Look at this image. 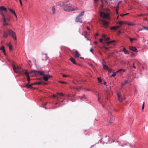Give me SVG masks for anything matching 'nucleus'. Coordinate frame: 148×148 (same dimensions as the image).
Here are the masks:
<instances>
[{
	"label": "nucleus",
	"instance_id": "f257e3e1",
	"mask_svg": "<svg viewBox=\"0 0 148 148\" xmlns=\"http://www.w3.org/2000/svg\"><path fill=\"white\" fill-rule=\"evenodd\" d=\"M60 6L64 10L68 12L75 11L78 10V8H72L71 5L70 4H67V2H63L60 4Z\"/></svg>",
	"mask_w": 148,
	"mask_h": 148
},
{
	"label": "nucleus",
	"instance_id": "f03ea898",
	"mask_svg": "<svg viewBox=\"0 0 148 148\" xmlns=\"http://www.w3.org/2000/svg\"><path fill=\"white\" fill-rule=\"evenodd\" d=\"M84 11L81 12L80 13L76 18L75 19V21L76 22H80L81 23H82V16L84 15Z\"/></svg>",
	"mask_w": 148,
	"mask_h": 148
},
{
	"label": "nucleus",
	"instance_id": "7ed1b4c3",
	"mask_svg": "<svg viewBox=\"0 0 148 148\" xmlns=\"http://www.w3.org/2000/svg\"><path fill=\"white\" fill-rule=\"evenodd\" d=\"M7 32L9 35L11 36L15 40H16V34L13 31L10 29H7Z\"/></svg>",
	"mask_w": 148,
	"mask_h": 148
},
{
	"label": "nucleus",
	"instance_id": "20e7f679",
	"mask_svg": "<svg viewBox=\"0 0 148 148\" xmlns=\"http://www.w3.org/2000/svg\"><path fill=\"white\" fill-rule=\"evenodd\" d=\"M100 23L102 24L106 28L108 27L109 23L105 21L104 19H101L100 20Z\"/></svg>",
	"mask_w": 148,
	"mask_h": 148
},
{
	"label": "nucleus",
	"instance_id": "39448f33",
	"mask_svg": "<svg viewBox=\"0 0 148 148\" xmlns=\"http://www.w3.org/2000/svg\"><path fill=\"white\" fill-rule=\"evenodd\" d=\"M117 95L118 97V100L119 101H121L125 99V97L124 95H122L121 94L118 92L117 93Z\"/></svg>",
	"mask_w": 148,
	"mask_h": 148
},
{
	"label": "nucleus",
	"instance_id": "423d86ee",
	"mask_svg": "<svg viewBox=\"0 0 148 148\" xmlns=\"http://www.w3.org/2000/svg\"><path fill=\"white\" fill-rule=\"evenodd\" d=\"M13 69L15 73H18L20 70L21 69V67L18 66L16 67L14 65H13Z\"/></svg>",
	"mask_w": 148,
	"mask_h": 148
},
{
	"label": "nucleus",
	"instance_id": "0eeeda50",
	"mask_svg": "<svg viewBox=\"0 0 148 148\" xmlns=\"http://www.w3.org/2000/svg\"><path fill=\"white\" fill-rule=\"evenodd\" d=\"M100 16L104 18H108L109 16V14L105 13L103 12H101L100 13Z\"/></svg>",
	"mask_w": 148,
	"mask_h": 148
},
{
	"label": "nucleus",
	"instance_id": "6e6552de",
	"mask_svg": "<svg viewBox=\"0 0 148 148\" xmlns=\"http://www.w3.org/2000/svg\"><path fill=\"white\" fill-rule=\"evenodd\" d=\"M51 77L52 76L49 75H44L43 76V79L45 81H47L48 80L49 78Z\"/></svg>",
	"mask_w": 148,
	"mask_h": 148
},
{
	"label": "nucleus",
	"instance_id": "1a4fd4ad",
	"mask_svg": "<svg viewBox=\"0 0 148 148\" xmlns=\"http://www.w3.org/2000/svg\"><path fill=\"white\" fill-rule=\"evenodd\" d=\"M32 72L34 73L35 74H36V73H39V74L41 75H44V72L42 71H36V70H34Z\"/></svg>",
	"mask_w": 148,
	"mask_h": 148
},
{
	"label": "nucleus",
	"instance_id": "9d476101",
	"mask_svg": "<svg viewBox=\"0 0 148 148\" xmlns=\"http://www.w3.org/2000/svg\"><path fill=\"white\" fill-rule=\"evenodd\" d=\"M2 16L3 17V25H4L6 26L8 25V23L6 22V19L4 14L2 13Z\"/></svg>",
	"mask_w": 148,
	"mask_h": 148
},
{
	"label": "nucleus",
	"instance_id": "9b49d317",
	"mask_svg": "<svg viewBox=\"0 0 148 148\" xmlns=\"http://www.w3.org/2000/svg\"><path fill=\"white\" fill-rule=\"evenodd\" d=\"M129 49L130 50H131L134 52H136L138 51H137V49L135 47H132V46L130 47L129 48Z\"/></svg>",
	"mask_w": 148,
	"mask_h": 148
},
{
	"label": "nucleus",
	"instance_id": "f8f14e48",
	"mask_svg": "<svg viewBox=\"0 0 148 148\" xmlns=\"http://www.w3.org/2000/svg\"><path fill=\"white\" fill-rule=\"evenodd\" d=\"M7 9L4 6H1L0 7V11L1 12H2L3 11H5L6 12Z\"/></svg>",
	"mask_w": 148,
	"mask_h": 148
},
{
	"label": "nucleus",
	"instance_id": "ddd939ff",
	"mask_svg": "<svg viewBox=\"0 0 148 148\" xmlns=\"http://www.w3.org/2000/svg\"><path fill=\"white\" fill-rule=\"evenodd\" d=\"M114 116L112 115L110 117V119L109 121V123L110 124H111L114 121Z\"/></svg>",
	"mask_w": 148,
	"mask_h": 148
},
{
	"label": "nucleus",
	"instance_id": "4468645a",
	"mask_svg": "<svg viewBox=\"0 0 148 148\" xmlns=\"http://www.w3.org/2000/svg\"><path fill=\"white\" fill-rule=\"evenodd\" d=\"M22 71L24 73L27 77L28 76H29V73L27 70H23Z\"/></svg>",
	"mask_w": 148,
	"mask_h": 148
},
{
	"label": "nucleus",
	"instance_id": "2eb2a0df",
	"mask_svg": "<svg viewBox=\"0 0 148 148\" xmlns=\"http://www.w3.org/2000/svg\"><path fill=\"white\" fill-rule=\"evenodd\" d=\"M24 87L27 88H33L31 84H26Z\"/></svg>",
	"mask_w": 148,
	"mask_h": 148
},
{
	"label": "nucleus",
	"instance_id": "dca6fc26",
	"mask_svg": "<svg viewBox=\"0 0 148 148\" xmlns=\"http://www.w3.org/2000/svg\"><path fill=\"white\" fill-rule=\"evenodd\" d=\"M75 57L76 58H78L80 56V54L78 53V52L77 51H76L75 52Z\"/></svg>",
	"mask_w": 148,
	"mask_h": 148
},
{
	"label": "nucleus",
	"instance_id": "f3484780",
	"mask_svg": "<svg viewBox=\"0 0 148 148\" xmlns=\"http://www.w3.org/2000/svg\"><path fill=\"white\" fill-rule=\"evenodd\" d=\"M70 60L74 64H77L75 62V60L72 57H71L70 59Z\"/></svg>",
	"mask_w": 148,
	"mask_h": 148
},
{
	"label": "nucleus",
	"instance_id": "a211bd4d",
	"mask_svg": "<svg viewBox=\"0 0 148 148\" xmlns=\"http://www.w3.org/2000/svg\"><path fill=\"white\" fill-rule=\"evenodd\" d=\"M123 51L126 54H128L129 53V52L125 47L123 48Z\"/></svg>",
	"mask_w": 148,
	"mask_h": 148
},
{
	"label": "nucleus",
	"instance_id": "6ab92c4d",
	"mask_svg": "<svg viewBox=\"0 0 148 148\" xmlns=\"http://www.w3.org/2000/svg\"><path fill=\"white\" fill-rule=\"evenodd\" d=\"M0 50H2L5 55L6 56V52L3 46H2L1 48H0Z\"/></svg>",
	"mask_w": 148,
	"mask_h": 148
},
{
	"label": "nucleus",
	"instance_id": "aec40b11",
	"mask_svg": "<svg viewBox=\"0 0 148 148\" xmlns=\"http://www.w3.org/2000/svg\"><path fill=\"white\" fill-rule=\"evenodd\" d=\"M103 68L104 69H107L108 71H110L109 68L108 67V66H107L104 64L103 63Z\"/></svg>",
	"mask_w": 148,
	"mask_h": 148
},
{
	"label": "nucleus",
	"instance_id": "412c9836",
	"mask_svg": "<svg viewBox=\"0 0 148 148\" xmlns=\"http://www.w3.org/2000/svg\"><path fill=\"white\" fill-rule=\"evenodd\" d=\"M55 10V6H53V7H52V13L53 14H54L56 13Z\"/></svg>",
	"mask_w": 148,
	"mask_h": 148
},
{
	"label": "nucleus",
	"instance_id": "4be33fe9",
	"mask_svg": "<svg viewBox=\"0 0 148 148\" xmlns=\"http://www.w3.org/2000/svg\"><path fill=\"white\" fill-rule=\"evenodd\" d=\"M102 37L104 38L105 40H109L110 39V38L109 37H107V38H106V35H105V34H103L102 35Z\"/></svg>",
	"mask_w": 148,
	"mask_h": 148
},
{
	"label": "nucleus",
	"instance_id": "5701e85b",
	"mask_svg": "<svg viewBox=\"0 0 148 148\" xmlns=\"http://www.w3.org/2000/svg\"><path fill=\"white\" fill-rule=\"evenodd\" d=\"M42 58L43 60H46L47 59V57L46 55H44L42 56Z\"/></svg>",
	"mask_w": 148,
	"mask_h": 148
},
{
	"label": "nucleus",
	"instance_id": "b1692460",
	"mask_svg": "<svg viewBox=\"0 0 148 148\" xmlns=\"http://www.w3.org/2000/svg\"><path fill=\"white\" fill-rule=\"evenodd\" d=\"M117 23L119 24L120 25H122L123 24L126 23V22H123V21H119V22H117Z\"/></svg>",
	"mask_w": 148,
	"mask_h": 148
},
{
	"label": "nucleus",
	"instance_id": "393cba45",
	"mask_svg": "<svg viewBox=\"0 0 148 148\" xmlns=\"http://www.w3.org/2000/svg\"><path fill=\"white\" fill-rule=\"evenodd\" d=\"M7 45L9 47V49L10 50H12V46L11 45L9 44H7Z\"/></svg>",
	"mask_w": 148,
	"mask_h": 148
},
{
	"label": "nucleus",
	"instance_id": "a878e982",
	"mask_svg": "<svg viewBox=\"0 0 148 148\" xmlns=\"http://www.w3.org/2000/svg\"><path fill=\"white\" fill-rule=\"evenodd\" d=\"M8 35L7 33L5 32H4L3 34V37L4 38H6L8 37Z\"/></svg>",
	"mask_w": 148,
	"mask_h": 148
},
{
	"label": "nucleus",
	"instance_id": "bb28decb",
	"mask_svg": "<svg viewBox=\"0 0 148 148\" xmlns=\"http://www.w3.org/2000/svg\"><path fill=\"white\" fill-rule=\"evenodd\" d=\"M125 71V69H120L118 70V71H116V72L117 73L120 72L121 71H123V72H124Z\"/></svg>",
	"mask_w": 148,
	"mask_h": 148
},
{
	"label": "nucleus",
	"instance_id": "cd10ccee",
	"mask_svg": "<svg viewBox=\"0 0 148 148\" xmlns=\"http://www.w3.org/2000/svg\"><path fill=\"white\" fill-rule=\"evenodd\" d=\"M128 38H129V39H130L131 43H132V41L133 40H135L136 39L135 38H131L130 37H128Z\"/></svg>",
	"mask_w": 148,
	"mask_h": 148
},
{
	"label": "nucleus",
	"instance_id": "c85d7f7f",
	"mask_svg": "<svg viewBox=\"0 0 148 148\" xmlns=\"http://www.w3.org/2000/svg\"><path fill=\"white\" fill-rule=\"evenodd\" d=\"M27 81L28 82L27 84H29L30 83V78L29 76H28L27 77Z\"/></svg>",
	"mask_w": 148,
	"mask_h": 148
},
{
	"label": "nucleus",
	"instance_id": "c756f323",
	"mask_svg": "<svg viewBox=\"0 0 148 148\" xmlns=\"http://www.w3.org/2000/svg\"><path fill=\"white\" fill-rule=\"evenodd\" d=\"M110 29L112 30H116V27H115V26L112 27L110 28Z\"/></svg>",
	"mask_w": 148,
	"mask_h": 148
},
{
	"label": "nucleus",
	"instance_id": "7c9ffc66",
	"mask_svg": "<svg viewBox=\"0 0 148 148\" xmlns=\"http://www.w3.org/2000/svg\"><path fill=\"white\" fill-rule=\"evenodd\" d=\"M8 9L11 12H12L13 14L14 13V12H14V10H12L10 8H9Z\"/></svg>",
	"mask_w": 148,
	"mask_h": 148
},
{
	"label": "nucleus",
	"instance_id": "2f4dec72",
	"mask_svg": "<svg viewBox=\"0 0 148 148\" xmlns=\"http://www.w3.org/2000/svg\"><path fill=\"white\" fill-rule=\"evenodd\" d=\"M142 27L143 28V29L145 30H146L148 31V27L144 26H143Z\"/></svg>",
	"mask_w": 148,
	"mask_h": 148
},
{
	"label": "nucleus",
	"instance_id": "473e14b6",
	"mask_svg": "<svg viewBox=\"0 0 148 148\" xmlns=\"http://www.w3.org/2000/svg\"><path fill=\"white\" fill-rule=\"evenodd\" d=\"M97 79H98V81L100 83L102 82V80H101V78L98 77L97 78Z\"/></svg>",
	"mask_w": 148,
	"mask_h": 148
},
{
	"label": "nucleus",
	"instance_id": "72a5a7b5",
	"mask_svg": "<svg viewBox=\"0 0 148 148\" xmlns=\"http://www.w3.org/2000/svg\"><path fill=\"white\" fill-rule=\"evenodd\" d=\"M128 25L130 26H133L134 25V24L133 23H128L127 24Z\"/></svg>",
	"mask_w": 148,
	"mask_h": 148
},
{
	"label": "nucleus",
	"instance_id": "f704fd0d",
	"mask_svg": "<svg viewBox=\"0 0 148 148\" xmlns=\"http://www.w3.org/2000/svg\"><path fill=\"white\" fill-rule=\"evenodd\" d=\"M103 47L106 50H109V48L108 47H106L105 46H103Z\"/></svg>",
	"mask_w": 148,
	"mask_h": 148
},
{
	"label": "nucleus",
	"instance_id": "c9c22d12",
	"mask_svg": "<svg viewBox=\"0 0 148 148\" xmlns=\"http://www.w3.org/2000/svg\"><path fill=\"white\" fill-rule=\"evenodd\" d=\"M57 94H58V95H61V96H64V95L61 93H57Z\"/></svg>",
	"mask_w": 148,
	"mask_h": 148
},
{
	"label": "nucleus",
	"instance_id": "e433bc0d",
	"mask_svg": "<svg viewBox=\"0 0 148 148\" xmlns=\"http://www.w3.org/2000/svg\"><path fill=\"white\" fill-rule=\"evenodd\" d=\"M42 82H36V84L40 85L42 84Z\"/></svg>",
	"mask_w": 148,
	"mask_h": 148
},
{
	"label": "nucleus",
	"instance_id": "4c0bfd02",
	"mask_svg": "<svg viewBox=\"0 0 148 148\" xmlns=\"http://www.w3.org/2000/svg\"><path fill=\"white\" fill-rule=\"evenodd\" d=\"M115 75H116V73H114L112 75L110 76V77H114Z\"/></svg>",
	"mask_w": 148,
	"mask_h": 148
},
{
	"label": "nucleus",
	"instance_id": "58836bf2",
	"mask_svg": "<svg viewBox=\"0 0 148 148\" xmlns=\"http://www.w3.org/2000/svg\"><path fill=\"white\" fill-rule=\"evenodd\" d=\"M145 15V14H138L137 15V16H144V15Z\"/></svg>",
	"mask_w": 148,
	"mask_h": 148
},
{
	"label": "nucleus",
	"instance_id": "ea45409f",
	"mask_svg": "<svg viewBox=\"0 0 148 148\" xmlns=\"http://www.w3.org/2000/svg\"><path fill=\"white\" fill-rule=\"evenodd\" d=\"M78 98L79 99H82V98L83 97H85V96H82V97H81L80 96H79L78 97Z\"/></svg>",
	"mask_w": 148,
	"mask_h": 148
},
{
	"label": "nucleus",
	"instance_id": "a19ab883",
	"mask_svg": "<svg viewBox=\"0 0 148 148\" xmlns=\"http://www.w3.org/2000/svg\"><path fill=\"white\" fill-rule=\"evenodd\" d=\"M59 82L62 84H66L67 83L65 82L60 81Z\"/></svg>",
	"mask_w": 148,
	"mask_h": 148
},
{
	"label": "nucleus",
	"instance_id": "79ce46f5",
	"mask_svg": "<svg viewBox=\"0 0 148 148\" xmlns=\"http://www.w3.org/2000/svg\"><path fill=\"white\" fill-rule=\"evenodd\" d=\"M144 107H145V104H144V103L142 105V110H143L144 109Z\"/></svg>",
	"mask_w": 148,
	"mask_h": 148
},
{
	"label": "nucleus",
	"instance_id": "37998d69",
	"mask_svg": "<svg viewBox=\"0 0 148 148\" xmlns=\"http://www.w3.org/2000/svg\"><path fill=\"white\" fill-rule=\"evenodd\" d=\"M111 43L110 41L108 42H106V44H107L108 45H109Z\"/></svg>",
	"mask_w": 148,
	"mask_h": 148
},
{
	"label": "nucleus",
	"instance_id": "c03bdc74",
	"mask_svg": "<svg viewBox=\"0 0 148 148\" xmlns=\"http://www.w3.org/2000/svg\"><path fill=\"white\" fill-rule=\"evenodd\" d=\"M99 41H100V42H101V43H102V42H103V39H102L101 38L100 39V40H99Z\"/></svg>",
	"mask_w": 148,
	"mask_h": 148
},
{
	"label": "nucleus",
	"instance_id": "a18cd8bd",
	"mask_svg": "<svg viewBox=\"0 0 148 148\" xmlns=\"http://www.w3.org/2000/svg\"><path fill=\"white\" fill-rule=\"evenodd\" d=\"M90 51L91 52H93V49H92V48H91L90 49Z\"/></svg>",
	"mask_w": 148,
	"mask_h": 148
},
{
	"label": "nucleus",
	"instance_id": "49530a36",
	"mask_svg": "<svg viewBox=\"0 0 148 148\" xmlns=\"http://www.w3.org/2000/svg\"><path fill=\"white\" fill-rule=\"evenodd\" d=\"M106 41L105 40V41H103V42H102V43L103 44H106Z\"/></svg>",
	"mask_w": 148,
	"mask_h": 148
},
{
	"label": "nucleus",
	"instance_id": "de8ad7c7",
	"mask_svg": "<svg viewBox=\"0 0 148 148\" xmlns=\"http://www.w3.org/2000/svg\"><path fill=\"white\" fill-rule=\"evenodd\" d=\"M20 2V3L21 6H22V3L21 0H19Z\"/></svg>",
	"mask_w": 148,
	"mask_h": 148
},
{
	"label": "nucleus",
	"instance_id": "09e8293b",
	"mask_svg": "<svg viewBox=\"0 0 148 148\" xmlns=\"http://www.w3.org/2000/svg\"><path fill=\"white\" fill-rule=\"evenodd\" d=\"M31 84L32 86L34 85H36V82L32 83Z\"/></svg>",
	"mask_w": 148,
	"mask_h": 148
},
{
	"label": "nucleus",
	"instance_id": "8fccbe9b",
	"mask_svg": "<svg viewBox=\"0 0 148 148\" xmlns=\"http://www.w3.org/2000/svg\"><path fill=\"white\" fill-rule=\"evenodd\" d=\"M128 80H126L125 82V83H124L125 84H127L128 83Z\"/></svg>",
	"mask_w": 148,
	"mask_h": 148
},
{
	"label": "nucleus",
	"instance_id": "3c124183",
	"mask_svg": "<svg viewBox=\"0 0 148 148\" xmlns=\"http://www.w3.org/2000/svg\"><path fill=\"white\" fill-rule=\"evenodd\" d=\"M62 76L64 77H68L67 75H62Z\"/></svg>",
	"mask_w": 148,
	"mask_h": 148
},
{
	"label": "nucleus",
	"instance_id": "603ef678",
	"mask_svg": "<svg viewBox=\"0 0 148 148\" xmlns=\"http://www.w3.org/2000/svg\"><path fill=\"white\" fill-rule=\"evenodd\" d=\"M120 16H121L122 17H123V16H125V14H121L120 15Z\"/></svg>",
	"mask_w": 148,
	"mask_h": 148
},
{
	"label": "nucleus",
	"instance_id": "864d4df0",
	"mask_svg": "<svg viewBox=\"0 0 148 148\" xmlns=\"http://www.w3.org/2000/svg\"><path fill=\"white\" fill-rule=\"evenodd\" d=\"M120 26H117L116 27V29H118L119 28V27H120Z\"/></svg>",
	"mask_w": 148,
	"mask_h": 148
},
{
	"label": "nucleus",
	"instance_id": "5fc2aeb1",
	"mask_svg": "<svg viewBox=\"0 0 148 148\" xmlns=\"http://www.w3.org/2000/svg\"><path fill=\"white\" fill-rule=\"evenodd\" d=\"M125 84L124 83H122L121 84V87H122Z\"/></svg>",
	"mask_w": 148,
	"mask_h": 148
},
{
	"label": "nucleus",
	"instance_id": "6e6d98bb",
	"mask_svg": "<svg viewBox=\"0 0 148 148\" xmlns=\"http://www.w3.org/2000/svg\"><path fill=\"white\" fill-rule=\"evenodd\" d=\"M115 40H113L110 41V42H111V43H112V42H115Z\"/></svg>",
	"mask_w": 148,
	"mask_h": 148
},
{
	"label": "nucleus",
	"instance_id": "4d7b16f0",
	"mask_svg": "<svg viewBox=\"0 0 148 148\" xmlns=\"http://www.w3.org/2000/svg\"><path fill=\"white\" fill-rule=\"evenodd\" d=\"M99 100H100V98H99V97L98 96V101H99V102H100Z\"/></svg>",
	"mask_w": 148,
	"mask_h": 148
},
{
	"label": "nucleus",
	"instance_id": "13d9d810",
	"mask_svg": "<svg viewBox=\"0 0 148 148\" xmlns=\"http://www.w3.org/2000/svg\"><path fill=\"white\" fill-rule=\"evenodd\" d=\"M53 97H57V96L56 95H53Z\"/></svg>",
	"mask_w": 148,
	"mask_h": 148
},
{
	"label": "nucleus",
	"instance_id": "bf43d9fd",
	"mask_svg": "<svg viewBox=\"0 0 148 148\" xmlns=\"http://www.w3.org/2000/svg\"><path fill=\"white\" fill-rule=\"evenodd\" d=\"M14 15H15V16L16 17V18L17 17V16L15 13V12L14 13Z\"/></svg>",
	"mask_w": 148,
	"mask_h": 148
},
{
	"label": "nucleus",
	"instance_id": "052dcab7",
	"mask_svg": "<svg viewBox=\"0 0 148 148\" xmlns=\"http://www.w3.org/2000/svg\"><path fill=\"white\" fill-rule=\"evenodd\" d=\"M14 15H15V16L16 17V18L17 17V16L15 13V12L14 13Z\"/></svg>",
	"mask_w": 148,
	"mask_h": 148
},
{
	"label": "nucleus",
	"instance_id": "680f3d73",
	"mask_svg": "<svg viewBox=\"0 0 148 148\" xmlns=\"http://www.w3.org/2000/svg\"><path fill=\"white\" fill-rule=\"evenodd\" d=\"M99 0H94V3H96L97 1H98Z\"/></svg>",
	"mask_w": 148,
	"mask_h": 148
},
{
	"label": "nucleus",
	"instance_id": "e2e57ef3",
	"mask_svg": "<svg viewBox=\"0 0 148 148\" xmlns=\"http://www.w3.org/2000/svg\"><path fill=\"white\" fill-rule=\"evenodd\" d=\"M90 64V66H92V67H93V66L92 65V64Z\"/></svg>",
	"mask_w": 148,
	"mask_h": 148
},
{
	"label": "nucleus",
	"instance_id": "0e129e2a",
	"mask_svg": "<svg viewBox=\"0 0 148 148\" xmlns=\"http://www.w3.org/2000/svg\"><path fill=\"white\" fill-rule=\"evenodd\" d=\"M85 90H86L88 91H90V89H85Z\"/></svg>",
	"mask_w": 148,
	"mask_h": 148
},
{
	"label": "nucleus",
	"instance_id": "69168bd1",
	"mask_svg": "<svg viewBox=\"0 0 148 148\" xmlns=\"http://www.w3.org/2000/svg\"><path fill=\"white\" fill-rule=\"evenodd\" d=\"M72 82L74 84H75V85H77V84L74 81H73Z\"/></svg>",
	"mask_w": 148,
	"mask_h": 148
},
{
	"label": "nucleus",
	"instance_id": "338daca9",
	"mask_svg": "<svg viewBox=\"0 0 148 148\" xmlns=\"http://www.w3.org/2000/svg\"><path fill=\"white\" fill-rule=\"evenodd\" d=\"M94 44H97V42L95 41V42H94Z\"/></svg>",
	"mask_w": 148,
	"mask_h": 148
},
{
	"label": "nucleus",
	"instance_id": "774afa93",
	"mask_svg": "<svg viewBox=\"0 0 148 148\" xmlns=\"http://www.w3.org/2000/svg\"><path fill=\"white\" fill-rule=\"evenodd\" d=\"M43 84L44 85H46V84H47L45 82H43Z\"/></svg>",
	"mask_w": 148,
	"mask_h": 148
}]
</instances>
